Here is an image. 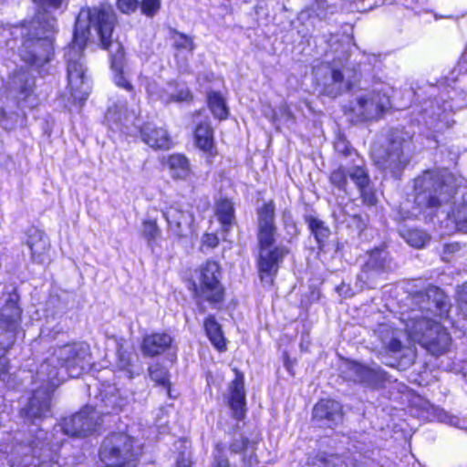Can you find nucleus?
<instances>
[{"label":"nucleus","mask_w":467,"mask_h":467,"mask_svg":"<svg viewBox=\"0 0 467 467\" xmlns=\"http://www.w3.org/2000/svg\"><path fill=\"white\" fill-rule=\"evenodd\" d=\"M446 251L448 252H454L458 249L457 244H450L445 246Z\"/></svg>","instance_id":"51"},{"label":"nucleus","mask_w":467,"mask_h":467,"mask_svg":"<svg viewBox=\"0 0 467 467\" xmlns=\"http://www.w3.org/2000/svg\"><path fill=\"white\" fill-rule=\"evenodd\" d=\"M415 202L420 207L435 208L448 202L452 195L461 192L462 199L453 203L451 211H444L448 219L455 227L467 231V188L458 189L451 186L444 174L438 171H426L414 182Z\"/></svg>","instance_id":"3"},{"label":"nucleus","mask_w":467,"mask_h":467,"mask_svg":"<svg viewBox=\"0 0 467 467\" xmlns=\"http://www.w3.org/2000/svg\"><path fill=\"white\" fill-rule=\"evenodd\" d=\"M118 366L120 369L127 370L130 373V367H131V362L133 359L132 353L127 350L122 349L120 348L118 350Z\"/></svg>","instance_id":"41"},{"label":"nucleus","mask_w":467,"mask_h":467,"mask_svg":"<svg viewBox=\"0 0 467 467\" xmlns=\"http://www.w3.org/2000/svg\"><path fill=\"white\" fill-rule=\"evenodd\" d=\"M315 77L318 84L323 86L324 93L330 97H337L352 86L351 81L346 78L345 73L327 64L317 67Z\"/></svg>","instance_id":"12"},{"label":"nucleus","mask_w":467,"mask_h":467,"mask_svg":"<svg viewBox=\"0 0 467 467\" xmlns=\"http://www.w3.org/2000/svg\"><path fill=\"white\" fill-rule=\"evenodd\" d=\"M313 417L317 420H326L327 427L337 424L342 420L341 405L333 400H321L313 410Z\"/></svg>","instance_id":"18"},{"label":"nucleus","mask_w":467,"mask_h":467,"mask_svg":"<svg viewBox=\"0 0 467 467\" xmlns=\"http://www.w3.org/2000/svg\"><path fill=\"white\" fill-rule=\"evenodd\" d=\"M145 88L146 91L149 94L150 97H153L157 95L155 92V83L150 82L148 78H145ZM158 97L165 103H170L172 101L175 102H181V101H187L190 99H192L191 92L186 88H182L177 93L172 94H167V93H161L158 94Z\"/></svg>","instance_id":"28"},{"label":"nucleus","mask_w":467,"mask_h":467,"mask_svg":"<svg viewBox=\"0 0 467 467\" xmlns=\"http://www.w3.org/2000/svg\"><path fill=\"white\" fill-rule=\"evenodd\" d=\"M123 52L120 50V47H118V52L113 56L111 60V68L113 71V81L119 88L125 89L126 91L132 92L133 85L130 79L127 78L123 72Z\"/></svg>","instance_id":"25"},{"label":"nucleus","mask_w":467,"mask_h":467,"mask_svg":"<svg viewBox=\"0 0 467 467\" xmlns=\"http://www.w3.org/2000/svg\"><path fill=\"white\" fill-rule=\"evenodd\" d=\"M194 140L196 146L204 153L207 154V158H213L217 154L213 130L209 122H201L194 130Z\"/></svg>","instance_id":"21"},{"label":"nucleus","mask_w":467,"mask_h":467,"mask_svg":"<svg viewBox=\"0 0 467 467\" xmlns=\"http://www.w3.org/2000/svg\"><path fill=\"white\" fill-rule=\"evenodd\" d=\"M213 467H227L228 466V459L224 455L223 450L216 446L215 451L213 452Z\"/></svg>","instance_id":"44"},{"label":"nucleus","mask_w":467,"mask_h":467,"mask_svg":"<svg viewBox=\"0 0 467 467\" xmlns=\"http://www.w3.org/2000/svg\"><path fill=\"white\" fill-rule=\"evenodd\" d=\"M350 180L358 186L360 194L368 205H374L377 202L375 194L369 191V179L362 167H356L349 172Z\"/></svg>","instance_id":"24"},{"label":"nucleus","mask_w":467,"mask_h":467,"mask_svg":"<svg viewBox=\"0 0 467 467\" xmlns=\"http://www.w3.org/2000/svg\"><path fill=\"white\" fill-rule=\"evenodd\" d=\"M208 106L213 117L222 120L228 117V108L225 99L218 92H211L208 94Z\"/></svg>","instance_id":"31"},{"label":"nucleus","mask_w":467,"mask_h":467,"mask_svg":"<svg viewBox=\"0 0 467 467\" xmlns=\"http://www.w3.org/2000/svg\"><path fill=\"white\" fill-rule=\"evenodd\" d=\"M115 15L109 8L94 7L81 10L75 25L72 43L66 50L67 72L68 88L71 96L77 100H83L88 95L90 85L86 76V68L82 61V53L87 40L93 35L99 37L104 48L110 46Z\"/></svg>","instance_id":"1"},{"label":"nucleus","mask_w":467,"mask_h":467,"mask_svg":"<svg viewBox=\"0 0 467 467\" xmlns=\"http://www.w3.org/2000/svg\"><path fill=\"white\" fill-rule=\"evenodd\" d=\"M89 366V348L85 343L67 344L53 350L40 366L37 378L47 387L36 390L31 398L26 415L33 419L47 417L50 410V393L64 380L65 375L78 377Z\"/></svg>","instance_id":"2"},{"label":"nucleus","mask_w":467,"mask_h":467,"mask_svg":"<svg viewBox=\"0 0 467 467\" xmlns=\"http://www.w3.org/2000/svg\"><path fill=\"white\" fill-rule=\"evenodd\" d=\"M20 309L14 299L5 300L0 310V379L7 371V362L5 358L8 348L12 346L16 337L17 322L20 318Z\"/></svg>","instance_id":"9"},{"label":"nucleus","mask_w":467,"mask_h":467,"mask_svg":"<svg viewBox=\"0 0 467 467\" xmlns=\"http://www.w3.org/2000/svg\"><path fill=\"white\" fill-rule=\"evenodd\" d=\"M141 233L142 236L147 240L149 244L154 242L160 236L161 234L156 220H144L142 222Z\"/></svg>","instance_id":"37"},{"label":"nucleus","mask_w":467,"mask_h":467,"mask_svg":"<svg viewBox=\"0 0 467 467\" xmlns=\"http://www.w3.org/2000/svg\"><path fill=\"white\" fill-rule=\"evenodd\" d=\"M349 371L355 381L370 383L374 378V370L359 363H352Z\"/></svg>","instance_id":"34"},{"label":"nucleus","mask_w":467,"mask_h":467,"mask_svg":"<svg viewBox=\"0 0 467 467\" xmlns=\"http://www.w3.org/2000/svg\"><path fill=\"white\" fill-rule=\"evenodd\" d=\"M220 278L219 265L214 261H207L200 269L199 284L195 286L196 296L211 303L222 301L223 289Z\"/></svg>","instance_id":"10"},{"label":"nucleus","mask_w":467,"mask_h":467,"mask_svg":"<svg viewBox=\"0 0 467 467\" xmlns=\"http://www.w3.org/2000/svg\"><path fill=\"white\" fill-rule=\"evenodd\" d=\"M406 242L416 248H421L427 241V234L420 230H410L403 236Z\"/></svg>","instance_id":"38"},{"label":"nucleus","mask_w":467,"mask_h":467,"mask_svg":"<svg viewBox=\"0 0 467 467\" xmlns=\"http://www.w3.org/2000/svg\"><path fill=\"white\" fill-rule=\"evenodd\" d=\"M408 337L420 344L432 355H441L451 345V337L436 321L414 315L406 323Z\"/></svg>","instance_id":"6"},{"label":"nucleus","mask_w":467,"mask_h":467,"mask_svg":"<svg viewBox=\"0 0 467 467\" xmlns=\"http://www.w3.org/2000/svg\"><path fill=\"white\" fill-rule=\"evenodd\" d=\"M163 216L173 235L181 238L192 232L194 217L188 208H183L179 203H172L164 210Z\"/></svg>","instance_id":"14"},{"label":"nucleus","mask_w":467,"mask_h":467,"mask_svg":"<svg viewBox=\"0 0 467 467\" xmlns=\"http://www.w3.org/2000/svg\"><path fill=\"white\" fill-rule=\"evenodd\" d=\"M190 466H191V460L188 456L185 457L184 455H182V458L177 461V467H190Z\"/></svg>","instance_id":"48"},{"label":"nucleus","mask_w":467,"mask_h":467,"mask_svg":"<svg viewBox=\"0 0 467 467\" xmlns=\"http://www.w3.org/2000/svg\"><path fill=\"white\" fill-rule=\"evenodd\" d=\"M215 214L223 230L227 231L234 221L233 202L226 198L219 199L216 202Z\"/></svg>","instance_id":"27"},{"label":"nucleus","mask_w":467,"mask_h":467,"mask_svg":"<svg viewBox=\"0 0 467 467\" xmlns=\"http://www.w3.org/2000/svg\"><path fill=\"white\" fill-rule=\"evenodd\" d=\"M315 3L311 7V11L316 14L319 18H324L327 16V11L329 6L327 5V0H314Z\"/></svg>","instance_id":"45"},{"label":"nucleus","mask_w":467,"mask_h":467,"mask_svg":"<svg viewBox=\"0 0 467 467\" xmlns=\"http://www.w3.org/2000/svg\"><path fill=\"white\" fill-rule=\"evenodd\" d=\"M163 165L168 169L170 175L174 180H186L191 174L190 162L182 154L168 156L163 161Z\"/></svg>","instance_id":"23"},{"label":"nucleus","mask_w":467,"mask_h":467,"mask_svg":"<svg viewBox=\"0 0 467 467\" xmlns=\"http://www.w3.org/2000/svg\"><path fill=\"white\" fill-rule=\"evenodd\" d=\"M100 423V413L92 407H86L72 417L64 419L58 428L66 435L84 437L94 431Z\"/></svg>","instance_id":"11"},{"label":"nucleus","mask_w":467,"mask_h":467,"mask_svg":"<svg viewBox=\"0 0 467 467\" xmlns=\"http://www.w3.org/2000/svg\"><path fill=\"white\" fill-rule=\"evenodd\" d=\"M26 244L31 251V257L34 262L42 264L46 261L47 253L49 249V241L42 231L31 229Z\"/></svg>","instance_id":"19"},{"label":"nucleus","mask_w":467,"mask_h":467,"mask_svg":"<svg viewBox=\"0 0 467 467\" xmlns=\"http://www.w3.org/2000/svg\"><path fill=\"white\" fill-rule=\"evenodd\" d=\"M406 6L412 10L417 9L418 5L420 4V0H405Z\"/></svg>","instance_id":"49"},{"label":"nucleus","mask_w":467,"mask_h":467,"mask_svg":"<svg viewBox=\"0 0 467 467\" xmlns=\"http://www.w3.org/2000/svg\"><path fill=\"white\" fill-rule=\"evenodd\" d=\"M150 379L158 385L167 389L168 395L171 397L170 379L167 369L160 364H154L149 368Z\"/></svg>","instance_id":"33"},{"label":"nucleus","mask_w":467,"mask_h":467,"mask_svg":"<svg viewBox=\"0 0 467 467\" xmlns=\"http://www.w3.org/2000/svg\"><path fill=\"white\" fill-rule=\"evenodd\" d=\"M37 447V444L35 442V441H32L30 443V448H26V451H34L35 449Z\"/></svg>","instance_id":"52"},{"label":"nucleus","mask_w":467,"mask_h":467,"mask_svg":"<svg viewBox=\"0 0 467 467\" xmlns=\"http://www.w3.org/2000/svg\"><path fill=\"white\" fill-rule=\"evenodd\" d=\"M172 342L169 334L154 333L146 336L141 344V350L145 356H157L168 349Z\"/></svg>","instance_id":"22"},{"label":"nucleus","mask_w":467,"mask_h":467,"mask_svg":"<svg viewBox=\"0 0 467 467\" xmlns=\"http://www.w3.org/2000/svg\"><path fill=\"white\" fill-rule=\"evenodd\" d=\"M437 419L441 422L447 423L451 426L458 427L460 423V420L452 415H450L447 411L444 410H437Z\"/></svg>","instance_id":"43"},{"label":"nucleus","mask_w":467,"mask_h":467,"mask_svg":"<svg viewBox=\"0 0 467 467\" xmlns=\"http://www.w3.org/2000/svg\"><path fill=\"white\" fill-rule=\"evenodd\" d=\"M23 27L27 31V38L20 51L22 59L37 66L48 62L53 53L52 35L56 27V20L48 17L41 22L38 16Z\"/></svg>","instance_id":"5"},{"label":"nucleus","mask_w":467,"mask_h":467,"mask_svg":"<svg viewBox=\"0 0 467 467\" xmlns=\"http://www.w3.org/2000/svg\"><path fill=\"white\" fill-rule=\"evenodd\" d=\"M140 11L147 16H153L161 7L160 0H142L140 3Z\"/></svg>","instance_id":"40"},{"label":"nucleus","mask_w":467,"mask_h":467,"mask_svg":"<svg viewBox=\"0 0 467 467\" xmlns=\"http://www.w3.org/2000/svg\"><path fill=\"white\" fill-rule=\"evenodd\" d=\"M204 329L212 342V344L219 350L225 349V339L220 325L215 321L214 317H209L204 321Z\"/></svg>","instance_id":"30"},{"label":"nucleus","mask_w":467,"mask_h":467,"mask_svg":"<svg viewBox=\"0 0 467 467\" xmlns=\"http://www.w3.org/2000/svg\"><path fill=\"white\" fill-rule=\"evenodd\" d=\"M379 334L383 346L391 352H398L401 348V342L398 338L397 332L388 325H380Z\"/></svg>","instance_id":"32"},{"label":"nucleus","mask_w":467,"mask_h":467,"mask_svg":"<svg viewBox=\"0 0 467 467\" xmlns=\"http://www.w3.org/2000/svg\"><path fill=\"white\" fill-rule=\"evenodd\" d=\"M256 444L257 441H249L242 437L232 443L231 450L234 452H242L244 454V462L245 464L252 466L256 462V458L254 454Z\"/></svg>","instance_id":"29"},{"label":"nucleus","mask_w":467,"mask_h":467,"mask_svg":"<svg viewBox=\"0 0 467 467\" xmlns=\"http://www.w3.org/2000/svg\"><path fill=\"white\" fill-rule=\"evenodd\" d=\"M389 105L385 93L376 89L358 94L346 107L345 112L352 122H360L377 119Z\"/></svg>","instance_id":"8"},{"label":"nucleus","mask_w":467,"mask_h":467,"mask_svg":"<svg viewBox=\"0 0 467 467\" xmlns=\"http://www.w3.org/2000/svg\"><path fill=\"white\" fill-rule=\"evenodd\" d=\"M453 107L450 102H444L442 109L437 105L436 108L431 103L430 107L424 108L423 122L425 126L433 133L431 137L436 138L435 133H439L451 126L450 115Z\"/></svg>","instance_id":"16"},{"label":"nucleus","mask_w":467,"mask_h":467,"mask_svg":"<svg viewBox=\"0 0 467 467\" xmlns=\"http://www.w3.org/2000/svg\"><path fill=\"white\" fill-rule=\"evenodd\" d=\"M138 5V0H117V7L123 14L133 13Z\"/></svg>","instance_id":"42"},{"label":"nucleus","mask_w":467,"mask_h":467,"mask_svg":"<svg viewBox=\"0 0 467 467\" xmlns=\"http://www.w3.org/2000/svg\"><path fill=\"white\" fill-rule=\"evenodd\" d=\"M141 140L154 150H169L172 140L167 130L153 124H145L140 130Z\"/></svg>","instance_id":"17"},{"label":"nucleus","mask_w":467,"mask_h":467,"mask_svg":"<svg viewBox=\"0 0 467 467\" xmlns=\"http://www.w3.org/2000/svg\"><path fill=\"white\" fill-rule=\"evenodd\" d=\"M105 120L111 130L130 133V129L136 125L137 114L134 109H128L124 99H118L109 107Z\"/></svg>","instance_id":"13"},{"label":"nucleus","mask_w":467,"mask_h":467,"mask_svg":"<svg viewBox=\"0 0 467 467\" xmlns=\"http://www.w3.org/2000/svg\"><path fill=\"white\" fill-rule=\"evenodd\" d=\"M357 166L351 168L339 167L335 170L330 175V181L332 184L339 189L346 190L348 184V179H350L349 172L353 171Z\"/></svg>","instance_id":"36"},{"label":"nucleus","mask_w":467,"mask_h":467,"mask_svg":"<svg viewBox=\"0 0 467 467\" xmlns=\"http://www.w3.org/2000/svg\"><path fill=\"white\" fill-rule=\"evenodd\" d=\"M140 451V447L133 445L129 435L113 433L103 441L99 458L106 467H135Z\"/></svg>","instance_id":"7"},{"label":"nucleus","mask_w":467,"mask_h":467,"mask_svg":"<svg viewBox=\"0 0 467 467\" xmlns=\"http://www.w3.org/2000/svg\"><path fill=\"white\" fill-rule=\"evenodd\" d=\"M229 405L236 419L244 417L245 407V394L244 389V377L237 373L230 385Z\"/></svg>","instance_id":"20"},{"label":"nucleus","mask_w":467,"mask_h":467,"mask_svg":"<svg viewBox=\"0 0 467 467\" xmlns=\"http://www.w3.org/2000/svg\"><path fill=\"white\" fill-rule=\"evenodd\" d=\"M306 221L312 234L315 235L318 243H323L329 236L330 231L327 226H325L322 221L312 216L308 217Z\"/></svg>","instance_id":"35"},{"label":"nucleus","mask_w":467,"mask_h":467,"mask_svg":"<svg viewBox=\"0 0 467 467\" xmlns=\"http://www.w3.org/2000/svg\"><path fill=\"white\" fill-rule=\"evenodd\" d=\"M31 462L26 460V459H23L20 462L18 463H16L15 462H12V466H15L16 465V467H26V465L30 464Z\"/></svg>","instance_id":"50"},{"label":"nucleus","mask_w":467,"mask_h":467,"mask_svg":"<svg viewBox=\"0 0 467 467\" xmlns=\"http://www.w3.org/2000/svg\"><path fill=\"white\" fill-rule=\"evenodd\" d=\"M219 244V238L216 234H205L202 238V246H206L208 248H214Z\"/></svg>","instance_id":"47"},{"label":"nucleus","mask_w":467,"mask_h":467,"mask_svg":"<svg viewBox=\"0 0 467 467\" xmlns=\"http://www.w3.org/2000/svg\"><path fill=\"white\" fill-rule=\"evenodd\" d=\"M35 4L39 5L45 11L50 8H59L61 5V0H32Z\"/></svg>","instance_id":"46"},{"label":"nucleus","mask_w":467,"mask_h":467,"mask_svg":"<svg viewBox=\"0 0 467 467\" xmlns=\"http://www.w3.org/2000/svg\"><path fill=\"white\" fill-rule=\"evenodd\" d=\"M340 144H341V142H340V141H338V142L336 144V148H337V150H340V149H339Z\"/></svg>","instance_id":"53"},{"label":"nucleus","mask_w":467,"mask_h":467,"mask_svg":"<svg viewBox=\"0 0 467 467\" xmlns=\"http://www.w3.org/2000/svg\"><path fill=\"white\" fill-rule=\"evenodd\" d=\"M389 263H388V254L381 249H376L371 252L369 258L362 271L361 278L366 275L368 277V272H384L388 270Z\"/></svg>","instance_id":"26"},{"label":"nucleus","mask_w":467,"mask_h":467,"mask_svg":"<svg viewBox=\"0 0 467 467\" xmlns=\"http://www.w3.org/2000/svg\"><path fill=\"white\" fill-rule=\"evenodd\" d=\"M410 140L393 138L387 150L386 158L381 163L382 168L397 176L410 161Z\"/></svg>","instance_id":"15"},{"label":"nucleus","mask_w":467,"mask_h":467,"mask_svg":"<svg viewBox=\"0 0 467 467\" xmlns=\"http://www.w3.org/2000/svg\"><path fill=\"white\" fill-rule=\"evenodd\" d=\"M275 208L274 202L270 201L258 210V243L260 250L257 266L260 279L266 285L273 284L280 264L288 254V250L283 245L273 247L276 232Z\"/></svg>","instance_id":"4"},{"label":"nucleus","mask_w":467,"mask_h":467,"mask_svg":"<svg viewBox=\"0 0 467 467\" xmlns=\"http://www.w3.org/2000/svg\"><path fill=\"white\" fill-rule=\"evenodd\" d=\"M173 45L179 51H187L192 53L194 49L192 39L184 34L178 32L173 35Z\"/></svg>","instance_id":"39"}]
</instances>
